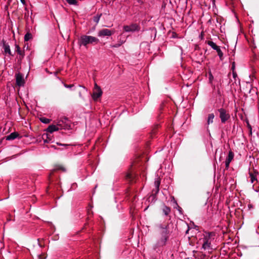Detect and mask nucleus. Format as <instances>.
Masks as SVG:
<instances>
[{
  "instance_id": "1",
  "label": "nucleus",
  "mask_w": 259,
  "mask_h": 259,
  "mask_svg": "<svg viewBox=\"0 0 259 259\" xmlns=\"http://www.w3.org/2000/svg\"><path fill=\"white\" fill-rule=\"evenodd\" d=\"M157 226L159 229L160 237L154 245V249L155 250L163 247L166 244L170 234L169 224L163 225L161 224H159L157 225Z\"/></svg>"
},
{
  "instance_id": "2",
  "label": "nucleus",
  "mask_w": 259,
  "mask_h": 259,
  "mask_svg": "<svg viewBox=\"0 0 259 259\" xmlns=\"http://www.w3.org/2000/svg\"><path fill=\"white\" fill-rule=\"evenodd\" d=\"M215 234L213 232H205L202 237L199 239L202 245V249L206 250L208 252H211L213 249L212 243L214 241Z\"/></svg>"
},
{
  "instance_id": "3",
  "label": "nucleus",
  "mask_w": 259,
  "mask_h": 259,
  "mask_svg": "<svg viewBox=\"0 0 259 259\" xmlns=\"http://www.w3.org/2000/svg\"><path fill=\"white\" fill-rule=\"evenodd\" d=\"M99 41V39L96 37L83 35L80 36L78 43L80 46H87L88 44H93L94 42L98 43Z\"/></svg>"
},
{
  "instance_id": "4",
  "label": "nucleus",
  "mask_w": 259,
  "mask_h": 259,
  "mask_svg": "<svg viewBox=\"0 0 259 259\" xmlns=\"http://www.w3.org/2000/svg\"><path fill=\"white\" fill-rule=\"evenodd\" d=\"M57 124L60 129H68L70 126V121L66 117H61L58 120Z\"/></svg>"
},
{
  "instance_id": "5",
  "label": "nucleus",
  "mask_w": 259,
  "mask_h": 259,
  "mask_svg": "<svg viewBox=\"0 0 259 259\" xmlns=\"http://www.w3.org/2000/svg\"><path fill=\"white\" fill-rule=\"evenodd\" d=\"M220 113V118L222 123H225L230 118L229 112L224 108H221L218 110Z\"/></svg>"
},
{
  "instance_id": "6",
  "label": "nucleus",
  "mask_w": 259,
  "mask_h": 259,
  "mask_svg": "<svg viewBox=\"0 0 259 259\" xmlns=\"http://www.w3.org/2000/svg\"><path fill=\"white\" fill-rule=\"evenodd\" d=\"M123 30L126 32H138L140 30V26L137 23H132L129 25H124Z\"/></svg>"
},
{
  "instance_id": "7",
  "label": "nucleus",
  "mask_w": 259,
  "mask_h": 259,
  "mask_svg": "<svg viewBox=\"0 0 259 259\" xmlns=\"http://www.w3.org/2000/svg\"><path fill=\"white\" fill-rule=\"evenodd\" d=\"M102 91L101 88L97 85L96 83H95L93 92L92 94V98L94 100H97L102 95Z\"/></svg>"
},
{
  "instance_id": "8",
  "label": "nucleus",
  "mask_w": 259,
  "mask_h": 259,
  "mask_svg": "<svg viewBox=\"0 0 259 259\" xmlns=\"http://www.w3.org/2000/svg\"><path fill=\"white\" fill-rule=\"evenodd\" d=\"M114 33L113 31H111L108 29H102L98 33V36L99 37L110 36Z\"/></svg>"
},
{
  "instance_id": "9",
  "label": "nucleus",
  "mask_w": 259,
  "mask_h": 259,
  "mask_svg": "<svg viewBox=\"0 0 259 259\" xmlns=\"http://www.w3.org/2000/svg\"><path fill=\"white\" fill-rule=\"evenodd\" d=\"M234 156V153L232 151V150H230L228 153V155L227 157V158L225 161V166L226 169H228L230 163L233 159Z\"/></svg>"
},
{
  "instance_id": "10",
  "label": "nucleus",
  "mask_w": 259,
  "mask_h": 259,
  "mask_svg": "<svg viewBox=\"0 0 259 259\" xmlns=\"http://www.w3.org/2000/svg\"><path fill=\"white\" fill-rule=\"evenodd\" d=\"M16 82L19 87L23 86L24 84V80L23 75L20 73H18L16 76Z\"/></svg>"
},
{
  "instance_id": "11",
  "label": "nucleus",
  "mask_w": 259,
  "mask_h": 259,
  "mask_svg": "<svg viewBox=\"0 0 259 259\" xmlns=\"http://www.w3.org/2000/svg\"><path fill=\"white\" fill-rule=\"evenodd\" d=\"M15 49H16V50H15L16 52L19 55V59L20 60H22L25 56L24 51H22L21 50L20 47L17 44H15Z\"/></svg>"
},
{
  "instance_id": "12",
  "label": "nucleus",
  "mask_w": 259,
  "mask_h": 259,
  "mask_svg": "<svg viewBox=\"0 0 259 259\" xmlns=\"http://www.w3.org/2000/svg\"><path fill=\"white\" fill-rule=\"evenodd\" d=\"M59 129H60V128L59 127V126L57 124V125L52 124V125H49L48 126V127L47 128L46 131L48 132L52 133L54 132L58 131Z\"/></svg>"
},
{
  "instance_id": "13",
  "label": "nucleus",
  "mask_w": 259,
  "mask_h": 259,
  "mask_svg": "<svg viewBox=\"0 0 259 259\" xmlns=\"http://www.w3.org/2000/svg\"><path fill=\"white\" fill-rule=\"evenodd\" d=\"M258 175L257 171H254L253 172H249V177L250 178V182L253 183L254 181H257V177Z\"/></svg>"
},
{
  "instance_id": "14",
  "label": "nucleus",
  "mask_w": 259,
  "mask_h": 259,
  "mask_svg": "<svg viewBox=\"0 0 259 259\" xmlns=\"http://www.w3.org/2000/svg\"><path fill=\"white\" fill-rule=\"evenodd\" d=\"M3 49L5 54H8L10 56H13L11 51L10 46L5 42L3 44Z\"/></svg>"
},
{
  "instance_id": "15",
  "label": "nucleus",
  "mask_w": 259,
  "mask_h": 259,
  "mask_svg": "<svg viewBox=\"0 0 259 259\" xmlns=\"http://www.w3.org/2000/svg\"><path fill=\"white\" fill-rule=\"evenodd\" d=\"M19 136V134L16 132H13L11 133L9 135L6 137L7 140H13L17 138Z\"/></svg>"
},
{
  "instance_id": "16",
  "label": "nucleus",
  "mask_w": 259,
  "mask_h": 259,
  "mask_svg": "<svg viewBox=\"0 0 259 259\" xmlns=\"http://www.w3.org/2000/svg\"><path fill=\"white\" fill-rule=\"evenodd\" d=\"M207 45L209 46L212 49L214 50H217L218 49L220 48L219 46H218L213 41H208L207 42Z\"/></svg>"
},
{
  "instance_id": "17",
  "label": "nucleus",
  "mask_w": 259,
  "mask_h": 259,
  "mask_svg": "<svg viewBox=\"0 0 259 259\" xmlns=\"http://www.w3.org/2000/svg\"><path fill=\"white\" fill-rule=\"evenodd\" d=\"M214 117V115L213 113L209 114L207 117V124L208 125L210 123L213 122V119Z\"/></svg>"
},
{
  "instance_id": "18",
  "label": "nucleus",
  "mask_w": 259,
  "mask_h": 259,
  "mask_svg": "<svg viewBox=\"0 0 259 259\" xmlns=\"http://www.w3.org/2000/svg\"><path fill=\"white\" fill-rule=\"evenodd\" d=\"M162 212L165 215H168L170 212V208L169 207L164 205L162 208Z\"/></svg>"
},
{
  "instance_id": "19",
  "label": "nucleus",
  "mask_w": 259,
  "mask_h": 259,
  "mask_svg": "<svg viewBox=\"0 0 259 259\" xmlns=\"http://www.w3.org/2000/svg\"><path fill=\"white\" fill-rule=\"evenodd\" d=\"M160 184V181L158 180V179H157V180H156L154 182V185L156 189V193H157L159 191Z\"/></svg>"
},
{
  "instance_id": "20",
  "label": "nucleus",
  "mask_w": 259,
  "mask_h": 259,
  "mask_svg": "<svg viewBox=\"0 0 259 259\" xmlns=\"http://www.w3.org/2000/svg\"><path fill=\"white\" fill-rule=\"evenodd\" d=\"M102 13L98 14L96 16H95L93 18V20L96 24H98L99 22L101 17L102 16Z\"/></svg>"
},
{
  "instance_id": "21",
  "label": "nucleus",
  "mask_w": 259,
  "mask_h": 259,
  "mask_svg": "<svg viewBox=\"0 0 259 259\" xmlns=\"http://www.w3.org/2000/svg\"><path fill=\"white\" fill-rule=\"evenodd\" d=\"M32 38V34L29 32H27L24 35V40L27 41Z\"/></svg>"
},
{
  "instance_id": "22",
  "label": "nucleus",
  "mask_w": 259,
  "mask_h": 259,
  "mask_svg": "<svg viewBox=\"0 0 259 259\" xmlns=\"http://www.w3.org/2000/svg\"><path fill=\"white\" fill-rule=\"evenodd\" d=\"M216 51H217V52L218 53V56H219V58H220V60H223V53L221 51L220 48L216 50Z\"/></svg>"
},
{
  "instance_id": "23",
  "label": "nucleus",
  "mask_w": 259,
  "mask_h": 259,
  "mask_svg": "<svg viewBox=\"0 0 259 259\" xmlns=\"http://www.w3.org/2000/svg\"><path fill=\"white\" fill-rule=\"evenodd\" d=\"M39 119H40V121L42 123H45V124L49 123L51 121V120L50 119L44 117L40 118Z\"/></svg>"
},
{
  "instance_id": "24",
  "label": "nucleus",
  "mask_w": 259,
  "mask_h": 259,
  "mask_svg": "<svg viewBox=\"0 0 259 259\" xmlns=\"http://www.w3.org/2000/svg\"><path fill=\"white\" fill-rule=\"evenodd\" d=\"M69 5H77V0H65Z\"/></svg>"
},
{
  "instance_id": "25",
  "label": "nucleus",
  "mask_w": 259,
  "mask_h": 259,
  "mask_svg": "<svg viewBox=\"0 0 259 259\" xmlns=\"http://www.w3.org/2000/svg\"><path fill=\"white\" fill-rule=\"evenodd\" d=\"M125 42V40H122L121 43H117L116 44L113 45L111 46V48H118L121 46Z\"/></svg>"
},
{
  "instance_id": "26",
  "label": "nucleus",
  "mask_w": 259,
  "mask_h": 259,
  "mask_svg": "<svg viewBox=\"0 0 259 259\" xmlns=\"http://www.w3.org/2000/svg\"><path fill=\"white\" fill-rule=\"evenodd\" d=\"M42 139L44 140V143H48L51 140H47L48 138V134H44L42 136Z\"/></svg>"
},
{
  "instance_id": "27",
  "label": "nucleus",
  "mask_w": 259,
  "mask_h": 259,
  "mask_svg": "<svg viewBox=\"0 0 259 259\" xmlns=\"http://www.w3.org/2000/svg\"><path fill=\"white\" fill-rule=\"evenodd\" d=\"M247 127H248V129H249V135H252V127H251V125L249 123V122H248V121L247 122Z\"/></svg>"
},
{
  "instance_id": "28",
  "label": "nucleus",
  "mask_w": 259,
  "mask_h": 259,
  "mask_svg": "<svg viewBox=\"0 0 259 259\" xmlns=\"http://www.w3.org/2000/svg\"><path fill=\"white\" fill-rule=\"evenodd\" d=\"M64 86L66 88L71 89L74 86V84H67L64 83Z\"/></svg>"
},
{
  "instance_id": "29",
  "label": "nucleus",
  "mask_w": 259,
  "mask_h": 259,
  "mask_svg": "<svg viewBox=\"0 0 259 259\" xmlns=\"http://www.w3.org/2000/svg\"><path fill=\"white\" fill-rule=\"evenodd\" d=\"M213 79V76L211 73V72L210 71L209 72V80L210 82H211Z\"/></svg>"
},
{
  "instance_id": "30",
  "label": "nucleus",
  "mask_w": 259,
  "mask_h": 259,
  "mask_svg": "<svg viewBox=\"0 0 259 259\" xmlns=\"http://www.w3.org/2000/svg\"><path fill=\"white\" fill-rule=\"evenodd\" d=\"M126 179L131 180L132 178V175L131 174H127L126 176Z\"/></svg>"
},
{
  "instance_id": "31",
  "label": "nucleus",
  "mask_w": 259,
  "mask_h": 259,
  "mask_svg": "<svg viewBox=\"0 0 259 259\" xmlns=\"http://www.w3.org/2000/svg\"><path fill=\"white\" fill-rule=\"evenodd\" d=\"M20 2L23 5H26L25 0H20Z\"/></svg>"
},
{
  "instance_id": "32",
  "label": "nucleus",
  "mask_w": 259,
  "mask_h": 259,
  "mask_svg": "<svg viewBox=\"0 0 259 259\" xmlns=\"http://www.w3.org/2000/svg\"><path fill=\"white\" fill-rule=\"evenodd\" d=\"M233 77L235 78L237 76V73L234 71H233Z\"/></svg>"
},
{
  "instance_id": "33",
  "label": "nucleus",
  "mask_w": 259,
  "mask_h": 259,
  "mask_svg": "<svg viewBox=\"0 0 259 259\" xmlns=\"http://www.w3.org/2000/svg\"><path fill=\"white\" fill-rule=\"evenodd\" d=\"M235 69V63L233 62L232 65V69L234 70Z\"/></svg>"
},
{
  "instance_id": "34",
  "label": "nucleus",
  "mask_w": 259,
  "mask_h": 259,
  "mask_svg": "<svg viewBox=\"0 0 259 259\" xmlns=\"http://www.w3.org/2000/svg\"><path fill=\"white\" fill-rule=\"evenodd\" d=\"M248 208H249V209H251V208H253V206H252V204H249L248 205Z\"/></svg>"
},
{
  "instance_id": "35",
  "label": "nucleus",
  "mask_w": 259,
  "mask_h": 259,
  "mask_svg": "<svg viewBox=\"0 0 259 259\" xmlns=\"http://www.w3.org/2000/svg\"><path fill=\"white\" fill-rule=\"evenodd\" d=\"M79 87H82V88H83L84 90H85V89H86L85 87H83V86H82V85H79Z\"/></svg>"
},
{
  "instance_id": "36",
  "label": "nucleus",
  "mask_w": 259,
  "mask_h": 259,
  "mask_svg": "<svg viewBox=\"0 0 259 259\" xmlns=\"http://www.w3.org/2000/svg\"><path fill=\"white\" fill-rule=\"evenodd\" d=\"M205 257H206V255H203V259H205Z\"/></svg>"
},
{
  "instance_id": "37",
  "label": "nucleus",
  "mask_w": 259,
  "mask_h": 259,
  "mask_svg": "<svg viewBox=\"0 0 259 259\" xmlns=\"http://www.w3.org/2000/svg\"><path fill=\"white\" fill-rule=\"evenodd\" d=\"M121 42H122V41H120L118 43H121Z\"/></svg>"
},
{
  "instance_id": "38",
  "label": "nucleus",
  "mask_w": 259,
  "mask_h": 259,
  "mask_svg": "<svg viewBox=\"0 0 259 259\" xmlns=\"http://www.w3.org/2000/svg\"><path fill=\"white\" fill-rule=\"evenodd\" d=\"M121 42H122V41H120L118 43H121Z\"/></svg>"
},
{
  "instance_id": "39",
  "label": "nucleus",
  "mask_w": 259,
  "mask_h": 259,
  "mask_svg": "<svg viewBox=\"0 0 259 259\" xmlns=\"http://www.w3.org/2000/svg\"><path fill=\"white\" fill-rule=\"evenodd\" d=\"M62 170L64 171L65 169L64 168H62Z\"/></svg>"
}]
</instances>
